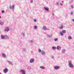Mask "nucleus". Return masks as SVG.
Masks as SVG:
<instances>
[{"label":"nucleus","mask_w":74,"mask_h":74,"mask_svg":"<svg viewBox=\"0 0 74 74\" xmlns=\"http://www.w3.org/2000/svg\"><path fill=\"white\" fill-rule=\"evenodd\" d=\"M34 22H36L37 21V20H36V19H34Z\"/></svg>","instance_id":"obj_29"},{"label":"nucleus","mask_w":74,"mask_h":74,"mask_svg":"<svg viewBox=\"0 0 74 74\" xmlns=\"http://www.w3.org/2000/svg\"><path fill=\"white\" fill-rule=\"evenodd\" d=\"M2 56L5 58V57H6V56L5 54H2Z\"/></svg>","instance_id":"obj_20"},{"label":"nucleus","mask_w":74,"mask_h":74,"mask_svg":"<svg viewBox=\"0 0 74 74\" xmlns=\"http://www.w3.org/2000/svg\"><path fill=\"white\" fill-rule=\"evenodd\" d=\"M46 53H45V52L44 51V50H42L41 51V54L42 55H45V54Z\"/></svg>","instance_id":"obj_8"},{"label":"nucleus","mask_w":74,"mask_h":74,"mask_svg":"<svg viewBox=\"0 0 74 74\" xmlns=\"http://www.w3.org/2000/svg\"><path fill=\"white\" fill-rule=\"evenodd\" d=\"M40 68L41 69H45V67H44V66H40Z\"/></svg>","instance_id":"obj_24"},{"label":"nucleus","mask_w":74,"mask_h":74,"mask_svg":"<svg viewBox=\"0 0 74 74\" xmlns=\"http://www.w3.org/2000/svg\"><path fill=\"white\" fill-rule=\"evenodd\" d=\"M20 73L22 74H25V71L24 69H21L20 70Z\"/></svg>","instance_id":"obj_2"},{"label":"nucleus","mask_w":74,"mask_h":74,"mask_svg":"<svg viewBox=\"0 0 74 74\" xmlns=\"http://www.w3.org/2000/svg\"><path fill=\"white\" fill-rule=\"evenodd\" d=\"M34 29H35V30H36V29H38L37 26L36 25L34 26Z\"/></svg>","instance_id":"obj_18"},{"label":"nucleus","mask_w":74,"mask_h":74,"mask_svg":"<svg viewBox=\"0 0 74 74\" xmlns=\"http://www.w3.org/2000/svg\"><path fill=\"white\" fill-rule=\"evenodd\" d=\"M57 5H59V3H58L57 2Z\"/></svg>","instance_id":"obj_40"},{"label":"nucleus","mask_w":74,"mask_h":74,"mask_svg":"<svg viewBox=\"0 0 74 74\" xmlns=\"http://www.w3.org/2000/svg\"><path fill=\"white\" fill-rule=\"evenodd\" d=\"M52 59H54V57L53 56L51 57Z\"/></svg>","instance_id":"obj_37"},{"label":"nucleus","mask_w":74,"mask_h":74,"mask_svg":"<svg viewBox=\"0 0 74 74\" xmlns=\"http://www.w3.org/2000/svg\"><path fill=\"white\" fill-rule=\"evenodd\" d=\"M63 27H64V26H63V25H61L59 27V29H62Z\"/></svg>","instance_id":"obj_14"},{"label":"nucleus","mask_w":74,"mask_h":74,"mask_svg":"<svg viewBox=\"0 0 74 74\" xmlns=\"http://www.w3.org/2000/svg\"><path fill=\"white\" fill-rule=\"evenodd\" d=\"M26 51V49H24L23 50V51L24 52H25V51Z\"/></svg>","instance_id":"obj_35"},{"label":"nucleus","mask_w":74,"mask_h":74,"mask_svg":"<svg viewBox=\"0 0 74 74\" xmlns=\"http://www.w3.org/2000/svg\"><path fill=\"white\" fill-rule=\"evenodd\" d=\"M5 38H7V39H10V38H9V37L7 35H5Z\"/></svg>","instance_id":"obj_19"},{"label":"nucleus","mask_w":74,"mask_h":74,"mask_svg":"<svg viewBox=\"0 0 74 74\" xmlns=\"http://www.w3.org/2000/svg\"><path fill=\"white\" fill-rule=\"evenodd\" d=\"M4 30L5 32H6V31L7 32H9L10 29L8 28H6V29H5Z\"/></svg>","instance_id":"obj_17"},{"label":"nucleus","mask_w":74,"mask_h":74,"mask_svg":"<svg viewBox=\"0 0 74 74\" xmlns=\"http://www.w3.org/2000/svg\"><path fill=\"white\" fill-rule=\"evenodd\" d=\"M30 42L31 43H33V40H31L30 41Z\"/></svg>","instance_id":"obj_31"},{"label":"nucleus","mask_w":74,"mask_h":74,"mask_svg":"<svg viewBox=\"0 0 74 74\" xmlns=\"http://www.w3.org/2000/svg\"><path fill=\"white\" fill-rule=\"evenodd\" d=\"M60 5L62 6V5H63V4L61 3H60Z\"/></svg>","instance_id":"obj_38"},{"label":"nucleus","mask_w":74,"mask_h":74,"mask_svg":"<svg viewBox=\"0 0 74 74\" xmlns=\"http://www.w3.org/2000/svg\"><path fill=\"white\" fill-rule=\"evenodd\" d=\"M8 69L7 68L4 69L3 70V72L4 73H7V72H8Z\"/></svg>","instance_id":"obj_6"},{"label":"nucleus","mask_w":74,"mask_h":74,"mask_svg":"<svg viewBox=\"0 0 74 74\" xmlns=\"http://www.w3.org/2000/svg\"><path fill=\"white\" fill-rule=\"evenodd\" d=\"M44 9L46 11H48V10H49V8L47 7H44Z\"/></svg>","instance_id":"obj_12"},{"label":"nucleus","mask_w":74,"mask_h":74,"mask_svg":"<svg viewBox=\"0 0 74 74\" xmlns=\"http://www.w3.org/2000/svg\"><path fill=\"white\" fill-rule=\"evenodd\" d=\"M38 52H41V51H41V49H39L38 50Z\"/></svg>","instance_id":"obj_28"},{"label":"nucleus","mask_w":74,"mask_h":74,"mask_svg":"<svg viewBox=\"0 0 74 74\" xmlns=\"http://www.w3.org/2000/svg\"><path fill=\"white\" fill-rule=\"evenodd\" d=\"M52 34H50L47 35V37L48 38H50V37H52Z\"/></svg>","instance_id":"obj_9"},{"label":"nucleus","mask_w":74,"mask_h":74,"mask_svg":"<svg viewBox=\"0 0 74 74\" xmlns=\"http://www.w3.org/2000/svg\"><path fill=\"white\" fill-rule=\"evenodd\" d=\"M8 63H9V64H10V65H12V66L14 64L12 62L10 61H8Z\"/></svg>","instance_id":"obj_7"},{"label":"nucleus","mask_w":74,"mask_h":74,"mask_svg":"<svg viewBox=\"0 0 74 74\" xmlns=\"http://www.w3.org/2000/svg\"><path fill=\"white\" fill-rule=\"evenodd\" d=\"M73 12H71L70 14L71 15H73Z\"/></svg>","instance_id":"obj_34"},{"label":"nucleus","mask_w":74,"mask_h":74,"mask_svg":"<svg viewBox=\"0 0 74 74\" xmlns=\"http://www.w3.org/2000/svg\"><path fill=\"white\" fill-rule=\"evenodd\" d=\"M71 38H72V37H71V36H69L68 37V39L69 40H71Z\"/></svg>","instance_id":"obj_23"},{"label":"nucleus","mask_w":74,"mask_h":74,"mask_svg":"<svg viewBox=\"0 0 74 74\" xmlns=\"http://www.w3.org/2000/svg\"><path fill=\"white\" fill-rule=\"evenodd\" d=\"M62 3H64V2L63 1H62Z\"/></svg>","instance_id":"obj_43"},{"label":"nucleus","mask_w":74,"mask_h":74,"mask_svg":"<svg viewBox=\"0 0 74 74\" xmlns=\"http://www.w3.org/2000/svg\"><path fill=\"white\" fill-rule=\"evenodd\" d=\"M5 38V35L3 36V35H1V39H3L4 40V38Z\"/></svg>","instance_id":"obj_16"},{"label":"nucleus","mask_w":74,"mask_h":74,"mask_svg":"<svg viewBox=\"0 0 74 74\" xmlns=\"http://www.w3.org/2000/svg\"><path fill=\"white\" fill-rule=\"evenodd\" d=\"M68 66L71 68H73L74 67L73 64H72V62L71 61H68Z\"/></svg>","instance_id":"obj_1"},{"label":"nucleus","mask_w":74,"mask_h":74,"mask_svg":"<svg viewBox=\"0 0 74 74\" xmlns=\"http://www.w3.org/2000/svg\"><path fill=\"white\" fill-rule=\"evenodd\" d=\"M54 69L55 70H58L60 69V66H55L54 67Z\"/></svg>","instance_id":"obj_3"},{"label":"nucleus","mask_w":74,"mask_h":74,"mask_svg":"<svg viewBox=\"0 0 74 74\" xmlns=\"http://www.w3.org/2000/svg\"><path fill=\"white\" fill-rule=\"evenodd\" d=\"M52 49H56V48L55 47H52Z\"/></svg>","instance_id":"obj_25"},{"label":"nucleus","mask_w":74,"mask_h":74,"mask_svg":"<svg viewBox=\"0 0 74 74\" xmlns=\"http://www.w3.org/2000/svg\"><path fill=\"white\" fill-rule=\"evenodd\" d=\"M1 21L0 20V25H4V22Z\"/></svg>","instance_id":"obj_13"},{"label":"nucleus","mask_w":74,"mask_h":74,"mask_svg":"<svg viewBox=\"0 0 74 74\" xmlns=\"http://www.w3.org/2000/svg\"><path fill=\"white\" fill-rule=\"evenodd\" d=\"M43 30H47V27H46L45 26H43Z\"/></svg>","instance_id":"obj_21"},{"label":"nucleus","mask_w":74,"mask_h":74,"mask_svg":"<svg viewBox=\"0 0 74 74\" xmlns=\"http://www.w3.org/2000/svg\"><path fill=\"white\" fill-rule=\"evenodd\" d=\"M10 10H14V5H12H12H10Z\"/></svg>","instance_id":"obj_5"},{"label":"nucleus","mask_w":74,"mask_h":74,"mask_svg":"<svg viewBox=\"0 0 74 74\" xmlns=\"http://www.w3.org/2000/svg\"><path fill=\"white\" fill-rule=\"evenodd\" d=\"M22 34L23 36H25V33H22Z\"/></svg>","instance_id":"obj_33"},{"label":"nucleus","mask_w":74,"mask_h":74,"mask_svg":"<svg viewBox=\"0 0 74 74\" xmlns=\"http://www.w3.org/2000/svg\"><path fill=\"white\" fill-rule=\"evenodd\" d=\"M0 74H1V73H0Z\"/></svg>","instance_id":"obj_44"},{"label":"nucleus","mask_w":74,"mask_h":74,"mask_svg":"<svg viewBox=\"0 0 74 74\" xmlns=\"http://www.w3.org/2000/svg\"><path fill=\"white\" fill-rule=\"evenodd\" d=\"M30 62L31 63H33L34 62V59L33 58L31 59L30 60Z\"/></svg>","instance_id":"obj_11"},{"label":"nucleus","mask_w":74,"mask_h":74,"mask_svg":"<svg viewBox=\"0 0 74 74\" xmlns=\"http://www.w3.org/2000/svg\"><path fill=\"white\" fill-rule=\"evenodd\" d=\"M27 70H30L31 69V67L30 66H28L27 68Z\"/></svg>","instance_id":"obj_26"},{"label":"nucleus","mask_w":74,"mask_h":74,"mask_svg":"<svg viewBox=\"0 0 74 74\" xmlns=\"http://www.w3.org/2000/svg\"><path fill=\"white\" fill-rule=\"evenodd\" d=\"M54 40L55 41H58V38H54Z\"/></svg>","instance_id":"obj_27"},{"label":"nucleus","mask_w":74,"mask_h":74,"mask_svg":"<svg viewBox=\"0 0 74 74\" xmlns=\"http://www.w3.org/2000/svg\"><path fill=\"white\" fill-rule=\"evenodd\" d=\"M66 51V50L65 49H63L62 50V53H64Z\"/></svg>","instance_id":"obj_10"},{"label":"nucleus","mask_w":74,"mask_h":74,"mask_svg":"<svg viewBox=\"0 0 74 74\" xmlns=\"http://www.w3.org/2000/svg\"><path fill=\"white\" fill-rule=\"evenodd\" d=\"M53 16H54V15H55V14H53Z\"/></svg>","instance_id":"obj_41"},{"label":"nucleus","mask_w":74,"mask_h":74,"mask_svg":"<svg viewBox=\"0 0 74 74\" xmlns=\"http://www.w3.org/2000/svg\"><path fill=\"white\" fill-rule=\"evenodd\" d=\"M62 32L63 33H66V31L65 30H62Z\"/></svg>","instance_id":"obj_22"},{"label":"nucleus","mask_w":74,"mask_h":74,"mask_svg":"<svg viewBox=\"0 0 74 74\" xmlns=\"http://www.w3.org/2000/svg\"><path fill=\"white\" fill-rule=\"evenodd\" d=\"M0 18H1V16H0Z\"/></svg>","instance_id":"obj_42"},{"label":"nucleus","mask_w":74,"mask_h":74,"mask_svg":"<svg viewBox=\"0 0 74 74\" xmlns=\"http://www.w3.org/2000/svg\"><path fill=\"white\" fill-rule=\"evenodd\" d=\"M71 8H74V6H73V5H71Z\"/></svg>","instance_id":"obj_30"},{"label":"nucleus","mask_w":74,"mask_h":74,"mask_svg":"<svg viewBox=\"0 0 74 74\" xmlns=\"http://www.w3.org/2000/svg\"><path fill=\"white\" fill-rule=\"evenodd\" d=\"M59 34L60 36H63V33H62V32H59Z\"/></svg>","instance_id":"obj_15"},{"label":"nucleus","mask_w":74,"mask_h":74,"mask_svg":"<svg viewBox=\"0 0 74 74\" xmlns=\"http://www.w3.org/2000/svg\"><path fill=\"white\" fill-rule=\"evenodd\" d=\"M71 21H73V22H74V19L72 20Z\"/></svg>","instance_id":"obj_39"},{"label":"nucleus","mask_w":74,"mask_h":74,"mask_svg":"<svg viewBox=\"0 0 74 74\" xmlns=\"http://www.w3.org/2000/svg\"><path fill=\"white\" fill-rule=\"evenodd\" d=\"M1 12L2 13H3L5 12L4 11V10L1 11Z\"/></svg>","instance_id":"obj_32"},{"label":"nucleus","mask_w":74,"mask_h":74,"mask_svg":"<svg viewBox=\"0 0 74 74\" xmlns=\"http://www.w3.org/2000/svg\"><path fill=\"white\" fill-rule=\"evenodd\" d=\"M30 2L31 3H33V1L32 0Z\"/></svg>","instance_id":"obj_36"},{"label":"nucleus","mask_w":74,"mask_h":74,"mask_svg":"<svg viewBox=\"0 0 74 74\" xmlns=\"http://www.w3.org/2000/svg\"><path fill=\"white\" fill-rule=\"evenodd\" d=\"M57 50H58V51H60L61 49H62V47L59 46H57Z\"/></svg>","instance_id":"obj_4"}]
</instances>
